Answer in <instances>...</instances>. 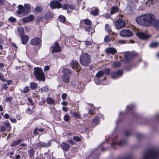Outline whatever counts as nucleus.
I'll use <instances>...</instances> for the list:
<instances>
[{
	"mask_svg": "<svg viewBox=\"0 0 159 159\" xmlns=\"http://www.w3.org/2000/svg\"><path fill=\"white\" fill-rule=\"evenodd\" d=\"M156 16L150 14L139 16L136 19V20L138 24L148 27L152 26L156 22Z\"/></svg>",
	"mask_w": 159,
	"mask_h": 159,
	"instance_id": "1",
	"label": "nucleus"
},
{
	"mask_svg": "<svg viewBox=\"0 0 159 159\" xmlns=\"http://www.w3.org/2000/svg\"><path fill=\"white\" fill-rule=\"evenodd\" d=\"M159 157V152L156 149H151L146 152L143 159H157Z\"/></svg>",
	"mask_w": 159,
	"mask_h": 159,
	"instance_id": "2",
	"label": "nucleus"
},
{
	"mask_svg": "<svg viewBox=\"0 0 159 159\" xmlns=\"http://www.w3.org/2000/svg\"><path fill=\"white\" fill-rule=\"evenodd\" d=\"M34 74L36 79L39 81H44L45 80V75L42 69L39 67L34 68Z\"/></svg>",
	"mask_w": 159,
	"mask_h": 159,
	"instance_id": "3",
	"label": "nucleus"
},
{
	"mask_svg": "<svg viewBox=\"0 0 159 159\" xmlns=\"http://www.w3.org/2000/svg\"><path fill=\"white\" fill-rule=\"evenodd\" d=\"M80 61L81 65L87 66L91 61L90 56L87 53H83L80 56Z\"/></svg>",
	"mask_w": 159,
	"mask_h": 159,
	"instance_id": "4",
	"label": "nucleus"
},
{
	"mask_svg": "<svg viewBox=\"0 0 159 159\" xmlns=\"http://www.w3.org/2000/svg\"><path fill=\"white\" fill-rule=\"evenodd\" d=\"M18 8L19 10L17 11V13L19 15L25 12H29L31 10V8L29 4H25L24 7L22 5H19L18 6Z\"/></svg>",
	"mask_w": 159,
	"mask_h": 159,
	"instance_id": "5",
	"label": "nucleus"
},
{
	"mask_svg": "<svg viewBox=\"0 0 159 159\" xmlns=\"http://www.w3.org/2000/svg\"><path fill=\"white\" fill-rule=\"evenodd\" d=\"M133 32L129 30L123 29L120 32V35L122 37H130L133 36Z\"/></svg>",
	"mask_w": 159,
	"mask_h": 159,
	"instance_id": "6",
	"label": "nucleus"
},
{
	"mask_svg": "<svg viewBox=\"0 0 159 159\" xmlns=\"http://www.w3.org/2000/svg\"><path fill=\"white\" fill-rule=\"evenodd\" d=\"M115 25L118 29H120L125 26V22L123 20L118 19L115 22Z\"/></svg>",
	"mask_w": 159,
	"mask_h": 159,
	"instance_id": "7",
	"label": "nucleus"
},
{
	"mask_svg": "<svg viewBox=\"0 0 159 159\" xmlns=\"http://www.w3.org/2000/svg\"><path fill=\"white\" fill-rule=\"evenodd\" d=\"M50 6L52 9L60 8L62 7V4L57 0L52 1L50 4Z\"/></svg>",
	"mask_w": 159,
	"mask_h": 159,
	"instance_id": "8",
	"label": "nucleus"
},
{
	"mask_svg": "<svg viewBox=\"0 0 159 159\" xmlns=\"http://www.w3.org/2000/svg\"><path fill=\"white\" fill-rule=\"evenodd\" d=\"M70 66L72 68L76 69V71L78 72L80 69V65L77 61L76 60L72 61L70 63Z\"/></svg>",
	"mask_w": 159,
	"mask_h": 159,
	"instance_id": "9",
	"label": "nucleus"
},
{
	"mask_svg": "<svg viewBox=\"0 0 159 159\" xmlns=\"http://www.w3.org/2000/svg\"><path fill=\"white\" fill-rule=\"evenodd\" d=\"M34 19V17L33 15H30L22 19L24 22L27 23L33 21Z\"/></svg>",
	"mask_w": 159,
	"mask_h": 159,
	"instance_id": "10",
	"label": "nucleus"
},
{
	"mask_svg": "<svg viewBox=\"0 0 159 159\" xmlns=\"http://www.w3.org/2000/svg\"><path fill=\"white\" fill-rule=\"evenodd\" d=\"M123 73L122 70H120L118 71L113 72L112 74V76L113 78L115 79L121 76Z\"/></svg>",
	"mask_w": 159,
	"mask_h": 159,
	"instance_id": "11",
	"label": "nucleus"
},
{
	"mask_svg": "<svg viewBox=\"0 0 159 159\" xmlns=\"http://www.w3.org/2000/svg\"><path fill=\"white\" fill-rule=\"evenodd\" d=\"M52 52H57L60 51H61V48L60 47L58 43L56 42L53 45L52 47Z\"/></svg>",
	"mask_w": 159,
	"mask_h": 159,
	"instance_id": "12",
	"label": "nucleus"
},
{
	"mask_svg": "<svg viewBox=\"0 0 159 159\" xmlns=\"http://www.w3.org/2000/svg\"><path fill=\"white\" fill-rule=\"evenodd\" d=\"M41 40L39 38H35L32 39L30 42V44L33 45H38L39 44Z\"/></svg>",
	"mask_w": 159,
	"mask_h": 159,
	"instance_id": "13",
	"label": "nucleus"
},
{
	"mask_svg": "<svg viewBox=\"0 0 159 159\" xmlns=\"http://www.w3.org/2000/svg\"><path fill=\"white\" fill-rule=\"evenodd\" d=\"M70 79V77L68 75L63 74L62 76V80L63 82L66 84H68Z\"/></svg>",
	"mask_w": 159,
	"mask_h": 159,
	"instance_id": "14",
	"label": "nucleus"
},
{
	"mask_svg": "<svg viewBox=\"0 0 159 159\" xmlns=\"http://www.w3.org/2000/svg\"><path fill=\"white\" fill-rule=\"evenodd\" d=\"M107 53L114 54L117 52V50L114 48H107L105 51Z\"/></svg>",
	"mask_w": 159,
	"mask_h": 159,
	"instance_id": "15",
	"label": "nucleus"
},
{
	"mask_svg": "<svg viewBox=\"0 0 159 159\" xmlns=\"http://www.w3.org/2000/svg\"><path fill=\"white\" fill-rule=\"evenodd\" d=\"M37 146L39 147H47L50 146L51 145V142L50 141L49 142L47 143H43V142H39L37 143Z\"/></svg>",
	"mask_w": 159,
	"mask_h": 159,
	"instance_id": "16",
	"label": "nucleus"
},
{
	"mask_svg": "<svg viewBox=\"0 0 159 159\" xmlns=\"http://www.w3.org/2000/svg\"><path fill=\"white\" fill-rule=\"evenodd\" d=\"M136 35L140 38L142 39H146L148 38V37L145 34L138 32L136 34Z\"/></svg>",
	"mask_w": 159,
	"mask_h": 159,
	"instance_id": "17",
	"label": "nucleus"
},
{
	"mask_svg": "<svg viewBox=\"0 0 159 159\" xmlns=\"http://www.w3.org/2000/svg\"><path fill=\"white\" fill-rule=\"evenodd\" d=\"M61 147L64 150L66 151L70 148V146L67 143H63L61 145Z\"/></svg>",
	"mask_w": 159,
	"mask_h": 159,
	"instance_id": "18",
	"label": "nucleus"
},
{
	"mask_svg": "<svg viewBox=\"0 0 159 159\" xmlns=\"http://www.w3.org/2000/svg\"><path fill=\"white\" fill-rule=\"evenodd\" d=\"M105 28L106 31L109 33L110 35H113L114 36L116 35L115 33L111 31L110 27L108 25L106 24L105 25Z\"/></svg>",
	"mask_w": 159,
	"mask_h": 159,
	"instance_id": "19",
	"label": "nucleus"
},
{
	"mask_svg": "<svg viewBox=\"0 0 159 159\" xmlns=\"http://www.w3.org/2000/svg\"><path fill=\"white\" fill-rule=\"evenodd\" d=\"M20 37L21 38L22 43L24 44H26L29 39L28 36L25 35L24 36L22 35Z\"/></svg>",
	"mask_w": 159,
	"mask_h": 159,
	"instance_id": "20",
	"label": "nucleus"
},
{
	"mask_svg": "<svg viewBox=\"0 0 159 159\" xmlns=\"http://www.w3.org/2000/svg\"><path fill=\"white\" fill-rule=\"evenodd\" d=\"M135 56V55L134 54L129 52L126 53L125 54V57L128 60H130L131 58L134 57Z\"/></svg>",
	"mask_w": 159,
	"mask_h": 159,
	"instance_id": "21",
	"label": "nucleus"
},
{
	"mask_svg": "<svg viewBox=\"0 0 159 159\" xmlns=\"http://www.w3.org/2000/svg\"><path fill=\"white\" fill-rule=\"evenodd\" d=\"M18 32L20 36L24 34V29L22 26H20L18 27Z\"/></svg>",
	"mask_w": 159,
	"mask_h": 159,
	"instance_id": "22",
	"label": "nucleus"
},
{
	"mask_svg": "<svg viewBox=\"0 0 159 159\" xmlns=\"http://www.w3.org/2000/svg\"><path fill=\"white\" fill-rule=\"evenodd\" d=\"M21 139H19L17 140L12 142L11 144V146L13 147L18 145L21 141Z\"/></svg>",
	"mask_w": 159,
	"mask_h": 159,
	"instance_id": "23",
	"label": "nucleus"
},
{
	"mask_svg": "<svg viewBox=\"0 0 159 159\" xmlns=\"http://www.w3.org/2000/svg\"><path fill=\"white\" fill-rule=\"evenodd\" d=\"M47 102L50 105L54 104L55 103V101L52 98L48 97L47 98Z\"/></svg>",
	"mask_w": 159,
	"mask_h": 159,
	"instance_id": "24",
	"label": "nucleus"
},
{
	"mask_svg": "<svg viewBox=\"0 0 159 159\" xmlns=\"http://www.w3.org/2000/svg\"><path fill=\"white\" fill-rule=\"evenodd\" d=\"M99 10L97 8H94V10H92L91 12V14L93 16H96L98 15Z\"/></svg>",
	"mask_w": 159,
	"mask_h": 159,
	"instance_id": "25",
	"label": "nucleus"
},
{
	"mask_svg": "<svg viewBox=\"0 0 159 159\" xmlns=\"http://www.w3.org/2000/svg\"><path fill=\"white\" fill-rule=\"evenodd\" d=\"M37 86V84L34 82H31L30 85V88L32 90H34L36 88Z\"/></svg>",
	"mask_w": 159,
	"mask_h": 159,
	"instance_id": "26",
	"label": "nucleus"
},
{
	"mask_svg": "<svg viewBox=\"0 0 159 159\" xmlns=\"http://www.w3.org/2000/svg\"><path fill=\"white\" fill-rule=\"evenodd\" d=\"M118 10V7L116 6L112 7L110 11L111 14L112 15L114 14Z\"/></svg>",
	"mask_w": 159,
	"mask_h": 159,
	"instance_id": "27",
	"label": "nucleus"
},
{
	"mask_svg": "<svg viewBox=\"0 0 159 159\" xmlns=\"http://www.w3.org/2000/svg\"><path fill=\"white\" fill-rule=\"evenodd\" d=\"M113 35V37H112L111 39L110 36H109V35H107L106 36H105V39H104L105 41L106 42H109L110 41L111 39H112V40H113V39H112L113 38V39L114 38V37L116 36V35H115V36H114V35Z\"/></svg>",
	"mask_w": 159,
	"mask_h": 159,
	"instance_id": "28",
	"label": "nucleus"
},
{
	"mask_svg": "<svg viewBox=\"0 0 159 159\" xmlns=\"http://www.w3.org/2000/svg\"><path fill=\"white\" fill-rule=\"evenodd\" d=\"M125 142H123L122 141H120V142L114 141L112 143V145L114 146V145H123V144H125Z\"/></svg>",
	"mask_w": 159,
	"mask_h": 159,
	"instance_id": "29",
	"label": "nucleus"
},
{
	"mask_svg": "<svg viewBox=\"0 0 159 159\" xmlns=\"http://www.w3.org/2000/svg\"><path fill=\"white\" fill-rule=\"evenodd\" d=\"M62 71L63 73V74H65L66 75H68L71 73L70 71L67 69L64 68L62 70Z\"/></svg>",
	"mask_w": 159,
	"mask_h": 159,
	"instance_id": "30",
	"label": "nucleus"
},
{
	"mask_svg": "<svg viewBox=\"0 0 159 159\" xmlns=\"http://www.w3.org/2000/svg\"><path fill=\"white\" fill-rule=\"evenodd\" d=\"M156 30H159V20L157 21L156 20V22L152 25Z\"/></svg>",
	"mask_w": 159,
	"mask_h": 159,
	"instance_id": "31",
	"label": "nucleus"
},
{
	"mask_svg": "<svg viewBox=\"0 0 159 159\" xmlns=\"http://www.w3.org/2000/svg\"><path fill=\"white\" fill-rule=\"evenodd\" d=\"M104 72L102 71H98L96 74V77L97 78H99L102 77L104 74Z\"/></svg>",
	"mask_w": 159,
	"mask_h": 159,
	"instance_id": "32",
	"label": "nucleus"
},
{
	"mask_svg": "<svg viewBox=\"0 0 159 159\" xmlns=\"http://www.w3.org/2000/svg\"><path fill=\"white\" fill-rule=\"evenodd\" d=\"M48 87L47 86H46L42 88L41 89H40L39 90L41 91V92L43 93L44 92H48Z\"/></svg>",
	"mask_w": 159,
	"mask_h": 159,
	"instance_id": "33",
	"label": "nucleus"
},
{
	"mask_svg": "<svg viewBox=\"0 0 159 159\" xmlns=\"http://www.w3.org/2000/svg\"><path fill=\"white\" fill-rule=\"evenodd\" d=\"M121 63L119 61H116L113 63V66L114 67L118 68L121 66Z\"/></svg>",
	"mask_w": 159,
	"mask_h": 159,
	"instance_id": "34",
	"label": "nucleus"
},
{
	"mask_svg": "<svg viewBox=\"0 0 159 159\" xmlns=\"http://www.w3.org/2000/svg\"><path fill=\"white\" fill-rule=\"evenodd\" d=\"M99 120L98 118H95L93 120V123L96 126L99 122Z\"/></svg>",
	"mask_w": 159,
	"mask_h": 159,
	"instance_id": "35",
	"label": "nucleus"
},
{
	"mask_svg": "<svg viewBox=\"0 0 159 159\" xmlns=\"http://www.w3.org/2000/svg\"><path fill=\"white\" fill-rule=\"evenodd\" d=\"M84 23L86 25H89L92 24V22L90 20L88 19H86L84 20Z\"/></svg>",
	"mask_w": 159,
	"mask_h": 159,
	"instance_id": "36",
	"label": "nucleus"
},
{
	"mask_svg": "<svg viewBox=\"0 0 159 159\" xmlns=\"http://www.w3.org/2000/svg\"><path fill=\"white\" fill-rule=\"evenodd\" d=\"M59 19L60 21L62 23H64L66 21V18L65 17L63 16H59Z\"/></svg>",
	"mask_w": 159,
	"mask_h": 159,
	"instance_id": "37",
	"label": "nucleus"
},
{
	"mask_svg": "<svg viewBox=\"0 0 159 159\" xmlns=\"http://www.w3.org/2000/svg\"><path fill=\"white\" fill-rule=\"evenodd\" d=\"M73 114L74 115V116L75 117L78 119L80 118L81 116L80 114V113L79 112H74L73 113Z\"/></svg>",
	"mask_w": 159,
	"mask_h": 159,
	"instance_id": "38",
	"label": "nucleus"
},
{
	"mask_svg": "<svg viewBox=\"0 0 159 159\" xmlns=\"http://www.w3.org/2000/svg\"><path fill=\"white\" fill-rule=\"evenodd\" d=\"M34 149L32 148L29 150L28 153L30 157H31L34 154Z\"/></svg>",
	"mask_w": 159,
	"mask_h": 159,
	"instance_id": "39",
	"label": "nucleus"
},
{
	"mask_svg": "<svg viewBox=\"0 0 159 159\" xmlns=\"http://www.w3.org/2000/svg\"><path fill=\"white\" fill-rule=\"evenodd\" d=\"M159 45V43L157 42H154L151 43L150 44V46L152 47L155 48L157 47Z\"/></svg>",
	"mask_w": 159,
	"mask_h": 159,
	"instance_id": "40",
	"label": "nucleus"
},
{
	"mask_svg": "<svg viewBox=\"0 0 159 159\" xmlns=\"http://www.w3.org/2000/svg\"><path fill=\"white\" fill-rule=\"evenodd\" d=\"M30 90L29 87L28 86L25 87L23 89V92L24 93H28Z\"/></svg>",
	"mask_w": 159,
	"mask_h": 159,
	"instance_id": "41",
	"label": "nucleus"
},
{
	"mask_svg": "<svg viewBox=\"0 0 159 159\" xmlns=\"http://www.w3.org/2000/svg\"><path fill=\"white\" fill-rule=\"evenodd\" d=\"M35 10L36 12H38L41 11L42 10V9L41 7H37L35 8Z\"/></svg>",
	"mask_w": 159,
	"mask_h": 159,
	"instance_id": "42",
	"label": "nucleus"
},
{
	"mask_svg": "<svg viewBox=\"0 0 159 159\" xmlns=\"http://www.w3.org/2000/svg\"><path fill=\"white\" fill-rule=\"evenodd\" d=\"M64 119L65 121H68L70 119V117L68 115H65L64 116Z\"/></svg>",
	"mask_w": 159,
	"mask_h": 159,
	"instance_id": "43",
	"label": "nucleus"
},
{
	"mask_svg": "<svg viewBox=\"0 0 159 159\" xmlns=\"http://www.w3.org/2000/svg\"><path fill=\"white\" fill-rule=\"evenodd\" d=\"M73 139L77 142H80L81 140L80 138L78 136H74L73 137Z\"/></svg>",
	"mask_w": 159,
	"mask_h": 159,
	"instance_id": "44",
	"label": "nucleus"
},
{
	"mask_svg": "<svg viewBox=\"0 0 159 159\" xmlns=\"http://www.w3.org/2000/svg\"><path fill=\"white\" fill-rule=\"evenodd\" d=\"M69 6L68 4H66L63 5L62 8L63 9L66 10L69 8Z\"/></svg>",
	"mask_w": 159,
	"mask_h": 159,
	"instance_id": "45",
	"label": "nucleus"
},
{
	"mask_svg": "<svg viewBox=\"0 0 159 159\" xmlns=\"http://www.w3.org/2000/svg\"><path fill=\"white\" fill-rule=\"evenodd\" d=\"M8 20L12 22H15L16 20V19L15 18L12 17H10Z\"/></svg>",
	"mask_w": 159,
	"mask_h": 159,
	"instance_id": "46",
	"label": "nucleus"
},
{
	"mask_svg": "<svg viewBox=\"0 0 159 159\" xmlns=\"http://www.w3.org/2000/svg\"><path fill=\"white\" fill-rule=\"evenodd\" d=\"M6 130V128L3 126L0 127V132H2Z\"/></svg>",
	"mask_w": 159,
	"mask_h": 159,
	"instance_id": "47",
	"label": "nucleus"
},
{
	"mask_svg": "<svg viewBox=\"0 0 159 159\" xmlns=\"http://www.w3.org/2000/svg\"><path fill=\"white\" fill-rule=\"evenodd\" d=\"M12 99V98L10 97H7L5 99V101L6 102H7L8 101H9L10 102H11Z\"/></svg>",
	"mask_w": 159,
	"mask_h": 159,
	"instance_id": "48",
	"label": "nucleus"
},
{
	"mask_svg": "<svg viewBox=\"0 0 159 159\" xmlns=\"http://www.w3.org/2000/svg\"><path fill=\"white\" fill-rule=\"evenodd\" d=\"M110 72V69H106L105 70L104 73L106 74H108Z\"/></svg>",
	"mask_w": 159,
	"mask_h": 159,
	"instance_id": "49",
	"label": "nucleus"
},
{
	"mask_svg": "<svg viewBox=\"0 0 159 159\" xmlns=\"http://www.w3.org/2000/svg\"><path fill=\"white\" fill-rule=\"evenodd\" d=\"M10 119L11 121L13 123H15L16 122V119L14 118H12L11 117L10 118Z\"/></svg>",
	"mask_w": 159,
	"mask_h": 159,
	"instance_id": "50",
	"label": "nucleus"
},
{
	"mask_svg": "<svg viewBox=\"0 0 159 159\" xmlns=\"http://www.w3.org/2000/svg\"><path fill=\"white\" fill-rule=\"evenodd\" d=\"M50 67L49 66H45L44 68V70L45 71L48 70L50 69Z\"/></svg>",
	"mask_w": 159,
	"mask_h": 159,
	"instance_id": "51",
	"label": "nucleus"
},
{
	"mask_svg": "<svg viewBox=\"0 0 159 159\" xmlns=\"http://www.w3.org/2000/svg\"><path fill=\"white\" fill-rule=\"evenodd\" d=\"M26 112H27V113L29 114H31L32 113V111L29 108H28L27 109V110L26 111Z\"/></svg>",
	"mask_w": 159,
	"mask_h": 159,
	"instance_id": "52",
	"label": "nucleus"
},
{
	"mask_svg": "<svg viewBox=\"0 0 159 159\" xmlns=\"http://www.w3.org/2000/svg\"><path fill=\"white\" fill-rule=\"evenodd\" d=\"M67 96V94L66 93L63 94L61 96L62 98L63 99H65L66 98Z\"/></svg>",
	"mask_w": 159,
	"mask_h": 159,
	"instance_id": "53",
	"label": "nucleus"
},
{
	"mask_svg": "<svg viewBox=\"0 0 159 159\" xmlns=\"http://www.w3.org/2000/svg\"><path fill=\"white\" fill-rule=\"evenodd\" d=\"M28 100L29 101V102L32 105H33L34 104V103H33L32 100V99L30 98H28Z\"/></svg>",
	"mask_w": 159,
	"mask_h": 159,
	"instance_id": "54",
	"label": "nucleus"
},
{
	"mask_svg": "<svg viewBox=\"0 0 159 159\" xmlns=\"http://www.w3.org/2000/svg\"><path fill=\"white\" fill-rule=\"evenodd\" d=\"M2 88L3 89L6 90L8 88L7 84H4L2 85Z\"/></svg>",
	"mask_w": 159,
	"mask_h": 159,
	"instance_id": "55",
	"label": "nucleus"
},
{
	"mask_svg": "<svg viewBox=\"0 0 159 159\" xmlns=\"http://www.w3.org/2000/svg\"><path fill=\"white\" fill-rule=\"evenodd\" d=\"M5 0H0V5H5Z\"/></svg>",
	"mask_w": 159,
	"mask_h": 159,
	"instance_id": "56",
	"label": "nucleus"
},
{
	"mask_svg": "<svg viewBox=\"0 0 159 159\" xmlns=\"http://www.w3.org/2000/svg\"><path fill=\"white\" fill-rule=\"evenodd\" d=\"M118 42L121 43V44H125V40H119L118 41Z\"/></svg>",
	"mask_w": 159,
	"mask_h": 159,
	"instance_id": "57",
	"label": "nucleus"
},
{
	"mask_svg": "<svg viewBox=\"0 0 159 159\" xmlns=\"http://www.w3.org/2000/svg\"><path fill=\"white\" fill-rule=\"evenodd\" d=\"M4 125L7 127H11L10 124L9 122H7L4 124Z\"/></svg>",
	"mask_w": 159,
	"mask_h": 159,
	"instance_id": "58",
	"label": "nucleus"
},
{
	"mask_svg": "<svg viewBox=\"0 0 159 159\" xmlns=\"http://www.w3.org/2000/svg\"><path fill=\"white\" fill-rule=\"evenodd\" d=\"M3 116L6 119H8L9 117V115L7 114L6 113Z\"/></svg>",
	"mask_w": 159,
	"mask_h": 159,
	"instance_id": "59",
	"label": "nucleus"
},
{
	"mask_svg": "<svg viewBox=\"0 0 159 159\" xmlns=\"http://www.w3.org/2000/svg\"><path fill=\"white\" fill-rule=\"evenodd\" d=\"M62 108V110L65 111H67L69 109L68 108L66 107H63Z\"/></svg>",
	"mask_w": 159,
	"mask_h": 159,
	"instance_id": "60",
	"label": "nucleus"
},
{
	"mask_svg": "<svg viewBox=\"0 0 159 159\" xmlns=\"http://www.w3.org/2000/svg\"><path fill=\"white\" fill-rule=\"evenodd\" d=\"M38 130V129L37 128H35L34 131V133L35 135H38V133L37 132V131Z\"/></svg>",
	"mask_w": 159,
	"mask_h": 159,
	"instance_id": "61",
	"label": "nucleus"
},
{
	"mask_svg": "<svg viewBox=\"0 0 159 159\" xmlns=\"http://www.w3.org/2000/svg\"><path fill=\"white\" fill-rule=\"evenodd\" d=\"M125 134L126 136H128L130 135V132L128 131H126L125 132Z\"/></svg>",
	"mask_w": 159,
	"mask_h": 159,
	"instance_id": "62",
	"label": "nucleus"
},
{
	"mask_svg": "<svg viewBox=\"0 0 159 159\" xmlns=\"http://www.w3.org/2000/svg\"><path fill=\"white\" fill-rule=\"evenodd\" d=\"M20 155L19 154L16 155L15 156V158L16 159H19L20 158Z\"/></svg>",
	"mask_w": 159,
	"mask_h": 159,
	"instance_id": "63",
	"label": "nucleus"
},
{
	"mask_svg": "<svg viewBox=\"0 0 159 159\" xmlns=\"http://www.w3.org/2000/svg\"><path fill=\"white\" fill-rule=\"evenodd\" d=\"M89 113L91 115L93 114L94 113L93 111L92 110H89Z\"/></svg>",
	"mask_w": 159,
	"mask_h": 159,
	"instance_id": "64",
	"label": "nucleus"
}]
</instances>
